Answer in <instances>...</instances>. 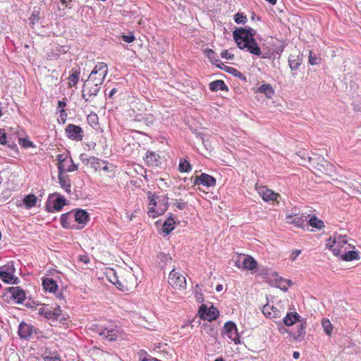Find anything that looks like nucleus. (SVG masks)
I'll return each mask as SVG.
<instances>
[{
	"label": "nucleus",
	"instance_id": "nucleus-1",
	"mask_svg": "<svg viewBox=\"0 0 361 361\" xmlns=\"http://www.w3.org/2000/svg\"><path fill=\"white\" fill-rule=\"evenodd\" d=\"M255 33L251 27H237L233 32V35L239 49H246L250 54L261 56V49L254 38Z\"/></svg>",
	"mask_w": 361,
	"mask_h": 361
},
{
	"label": "nucleus",
	"instance_id": "nucleus-2",
	"mask_svg": "<svg viewBox=\"0 0 361 361\" xmlns=\"http://www.w3.org/2000/svg\"><path fill=\"white\" fill-rule=\"evenodd\" d=\"M108 66L106 63L100 62L97 63L87 80L96 83V85H102L108 73Z\"/></svg>",
	"mask_w": 361,
	"mask_h": 361
},
{
	"label": "nucleus",
	"instance_id": "nucleus-3",
	"mask_svg": "<svg viewBox=\"0 0 361 361\" xmlns=\"http://www.w3.org/2000/svg\"><path fill=\"white\" fill-rule=\"evenodd\" d=\"M148 199L149 200V205L150 206L148 210V215L150 217L155 218L158 216L163 214L168 209V197H163V207L154 209L157 206V202L154 198V195L152 192H149Z\"/></svg>",
	"mask_w": 361,
	"mask_h": 361
},
{
	"label": "nucleus",
	"instance_id": "nucleus-4",
	"mask_svg": "<svg viewBox=\"0 0 361 361\" xmlns=\"http://www.w3.org/2000/svg\"><path fill=\"white\" fill-rule=\"evenodd\" d=\"M66 200L58 194H51L49 195L46 204V209L48 212H59L66 204Z\"/></svg>",
	"mask_w": 361,
	"mask_h": 361
},
{
	"label": "nucleus",
	"instance_id": "nucleus-5",
	"mask_svg": "<svg viewBox=\"0 0 361 361\" xmlns=\"http://www.w3.org/2000/svg\"><path fill=\"white\" fill-rule=\"evenodd\" d=\"M83 88H85V90L82 92V98L84 99L86 102L91 103L93 97L97 96L101 89V85H96V83L86 80L84 82Z\"/></svg>",
	"mask_w": 361,
	"mask_h": 361
},
{
	"label": "nucleus",
	"instance_id": "nucleus-6",
	"mask_svg": "<svg viewBox=\"0 0 361 361\" xmlns=\"http://www.w3.org/2000/svg\"><path fill=\"white\" fill-rule=\"evenodd\" d=\"M198 314L201 319L211 322L219 317V312L214 306L208 308L206 305L202 304L199 308Z\"/></svg>",
	"mask_w": 361,
	"mask_h": 361
},
{
	"label": "nucleus",
	"instance_id": "nucleus-7",
	"mask_svg": "<svg viewBox=\"0 0 361 361\" xmlns=\"http://www.w3.org/2000/svg\"><path fill=\"white\" fill-rule=\"evenodd\" d=\"M38 331L32 324L22 322L18 326V334L21 339L30 340L33 334H37Z\"/></svg>",
	"mask_w": 361,
	"mask_h": 361
},
{
	"label": "nucleus",
	"instance_id": "nucleus-8",
	"mask_svg": "<svg viewBox=\"0 0 361 361\" xmlns=\"http://www.w3.org/2000/svg\"><path fill=\"white\" fill-rule=\"evenodd\" d=\"M65 133L69 139L75 141H82L84 137V132L82 128L72 123L66 126Z\"/></svg>",
	"mask_w": 361,
	"mask_h": 361
},
{
	"label": "nucleus",
	"instance_id": "nucleus-9",
	"mask_svg": "<svg viewBox=\"0 0 361 361\" xmlns=\"http://www.w3.org/2000/svg\"><path fill=\"white\" fill-rule=\"evenodd\" d=\"M169 283L175 288H184L186 286L185 278L173 268L169 273Z\"/></svg>",
	"mask_w": 361,
	"mask_h": 361
},
{
	"label": "nucleus",
	"instance_id": "nucleus-10",
	"mask_svg": "<svg viewBox=\"0 0 361 361\" xmlns=\"http://www.w3.org/2000/svg\"><path fill=\"white\" fill-rule=\"evenodd\" d=\"M223 334L227 335V336L235 344L240 343V336L238 332V329L233 322L228 321L225 323Z\"/></svg>",
	"mask_w": 361,
	"mask_h": 361
},
{
	"label": "nucleus",
	"instance_id": "nucleus-11",
	"mask_svg": "<svg viewBox=\"0 0 361 361\" xmlns=\"http://www.w3.org/2000/svg\"><path fill=\"white\" fill-rule=\"evenodd\" d=\"M216 179L205 173H201L200 176H195L193 180V185H202L207 188H213L216 185Z\"/></svg>",
	"mask_w": 361,
	"mask_h": 361
},
{
	"label": "nucleus",
	"instance_id": "nucleus-12",
	"mask_svg": "<svg viewBox=\"0 0 361 361\" xmlns=\"http://www.w3.org/2000/svg\"><path fill=\"white\" fill-rule=\"evenodd\" d=\"M286 222L289 224H294L296 227L303 228L305 222L307 221V216L303 214H286Z\"/></svg>",
	"mask_w": 361,
	"mask_h": 361
},
{
	"label": "nucleus",
	"instance_id": "nucleus-13",
	"mask_svg": "<svg viewBox=\"0 0 361 361\" xmlns=\"http://www.w3.org/2000/svg\"><path fill=\"white\" fill-rule=\"evenodd\" d=\"M259 194L265 202L274 201L279 203L281 195L264 186L259 190Z\"/></svg>",
	"mask_w": 361,
	"mask_h": 361
},
{
	"label": "nucleus",
	"instance_id": "nucleus-14",
	"mask_svg": "<svg viewBox=\"0 0 361 361\" xmlns=\"http://www.w3.org/2000/svg\"><path fill=\"white\" fill-rule=\"evenodd\" d=\"M73 216L75 221L79 224L82 225L78 228H82L90 221V216L88 212L82 209H78L75 211V213L73 214Z\"/></svg>",
	"mask_w": 361,
	"mask_h": 361
},
{
	"label": "nucleus",
	"instance_id": "nucleus-15",
	"mask_svg": "<svg viewBox=\"0 0 361 361\" xmlns=\"http://www.w3.org/2000/svg\"><path fill=\"white\" fill-rule=\"evenodd\" d=\"M66 170L59 171L58 180L60 186L68 193L71 192V183L69 176L66 174Z\"/></svg>",
	"mask_w": 361,
	"mask_h": 361
},
{
	"label": "nucleus",
	"instance_id": "nucleus-16",
	"mask_svg": "<svg viewBox=\"0 0 361 361\" xmlns=\"http://www.w3.org/2000/svg\"><path fill=\"white\" fill-rule=\"evenodd\" d=\"M8 291L11 294L12 298L18 304H22L25 300V293L19 286H12L8 288Z\"/></svg>",
	"mask_w": 361,
	"mask_h": 361
},
{
	"label": "nucleus",
	"instance_id": "nucleus-17",
	"mask_svg": "<svg viewBox=\"0 0 361 361\" xmlns=\"http://www.w3.org/2000/svg\"><path fill=\"white\" fill-rule=\"evenodd\" d=\"M262 313L266 317L269 319H277L282 316L281 310L269 304H267L263 307Z\"/></svg>",
	"mask_w": 361,
	"mask_h": 361
},
{
	"label": "nucleus",
	"instance_id": "nucleus-18",
	"mask_svg": "<svg viewBox=\"0 0 361 361\" xmlns=\"http://www.w3.org/2000/svg\"><path fill=\"white\" fill-rule=\"evenodd\" d=\"M236 264L238 267H242L243 269L247 270H253L257 268V262L253 257L248 255H244L243 261L238 259L236 262Z\"/></svg>",
	"mask_w": 361,
	"mask_h": 361
},
{
	"label": "nucleus",
	"instance_id": "nucleus-19",
	"mask_svg": "<svg viewBox=\"0 0 361 361\" xmlns=\"http://www.w3.org/2000/svg\"><path fill=\"white\" fill-rule=\"evenodd\" d=\"M145 161L148 166H158L161 164V157L153 152H147Z\"/></svg>",
	"mask_w": 361,
	"mask_h": 361
},
{
	"label": "nucleus",
	"instance_id": "nucleus-20",
	"mask_svg": "<svg viewBox=\"0 0 361 361\" xmlns=\"http://www.w3.org/2000/svg\"><path fill=\"white\" fill-rule=\"evenodd\" d=\"M135 121L142 123L145 124L147 126H151L154 125L155 122V118L154 116L151 114H137L135 117Z\"/></svg>",
	"mask_w": 361,
	"mask_h": 361
},
{
	"label": "nucleus",
	"instance_id": "nucleus-21",
	"mask_svg": "<svg viewBox=\"0 0 361 361\" xmlns=\"http://www.w3.org/2000/svg\"><path fill=\"white\" fill-rule=\"evenodd\" d=\"M73 212H69L63 214L61 216V224L63 228L71 229L74 228L75 225L72 224Z\"/></svg>",
	"mask_w": 361,
	"mask_h": 361
},
{
	"label": "nucleus",
	"instance_id": "nucleus-22",
	"mask_svg": "<svg viewBox=\"0 0 361 361\" xmlns=\"http://www.w3.org/2000/svg\"><path fill=\"white\" fill-rule=\"evenodd\" d=\"M42 286L45 290L50 293H55L58 289V285L52 278H44L42 280Z\"/></svg>",
	"mask_w": 361,
	"mask_h": 361
},
{
	"label": "nucleus",
	"instance_id": "nucleus-23",
	"mask_svg": "<svg viewBox=\"0 0 361 361\" xmlns=\"http://www.w3.org/2000/svg\"><path fill=\"white\" fill-rule=\"evenodd\" d=\"M300 319V316L297 312H289L287 313V314L283 319V322L286 326H290L296 323L297 322H301Z\"/></svg>",
	"mask_w": 361,
	"mask_h": 361
},
{
	"label": "nucleus",
	"instance_id": "nucleus-24",
	"mask_svg": "<svg viewBox=\"0 0 361 361\" xmlns=\"http://www.w3.org/2000/svg\"><path fill=\"white\" fill-rule=\"evenodd\" d=\"M109 281L114 284L117 288L122 291L129 290L130 287L126 281H121L119 280L118 276L116 273H113L112 277L109 279Z\"/></svg>",
	"mask_w": 361,
	"mask_h": 361
},
{
	"label": "nucleus",
	"instance_id": "nucleus-25",
	"mask_svg": "<svg viewBox=\"0 0 361 361\" xmlns=\"http://www.w3.org/2000/svg\"><path fill=\"white\" fill-rule=\"evenodd\" d=\"M99 334L104 339L109 341H115L117 338V331L113 329H109L106 328L99 331Z\"/></svg>",
	"mask_w": 361,
	"mask_h": 361
},
{
	"label": "nucleus",
	"instance_id": "nucleus-26",
	"mask_svg": "<svg viewBox=\"0 0 361 361\" xmlns=\"http://www.w3.org/2000/svg\"><path fill=\"white\" fill-rule=\"evenodd\" d=\"M302 57L300 55L291 54L288 58V65L292 71H296L302 63Z\"/></svg>",
	"mask_w": 361,
	"mask_h": 361
},
{
	"label": "nucleus",
	"instance_id": "nucleus-27",
	"mask_svg": "<svg viewBox=\"0 0 361 361\" xmlns=\"http://www.w3.org/2000/svg\"><path fill=\"white\" fill-rule=\"evenodd\" d=\"M209 90L212 92H217L218 90L228 91V87L222 80H216L209 85Z\"/></svg>",
	"mask_w": 361,
	"mask_h": 361
},
{
	"label": "nucleus",
	"instance_id": "nucleus-28",
	"mask_svg": "<svg viewBox=\"0 0 361 361\" xmlns=\"http://www.w3.org/2000/svg\"><path fill=\"white\" fill-rule=\"evenodd\" d=\"M306 322L301 321L300 324L298 326L297 330L293 334L294 339L297 341H302L305 335Z\"/></svg>",
	"mask_w": 361,
	"mask_h": 361
},
{
	"label": "nucleus",
	"instance_id": "nucleus-29",
	"mask_svg": "<svg viewBox=\"0 0 361 361\" xmlns=\"http://www.w3.org/2000/svg\"><path fill=\"white\" fill-rule=\"evenodd\" d=\"M176 221L172 217V214H170V216L164 221L162 226V231L166 234L170 233L174 229V224Z\"/></svg>",
	"mask_w": 361,
	"mask_h": 361
},
{
	"label": "nucleus",
	"instance_id": "nucleus-30",
	"mask_svg": "<svg viewBox=\"0 0 361 361\" xmlns=\"http://www.w3.org/2000/svg\"><path fill=\"white\" fill-rule=\"evenodd\" d=\"M80 71L76 68L71 69V73L68 77V87L75 86L79 81Z\"/></svg>",
	"mask_w": 361,
	"mask_h": 361
},
{
	"label": "nucleus",
	"instance_id": "nucleus-31",
	"mask_svg": "<svg viewBox=\"0 0 361 361\" xmlns=\"http://www.w3.org/2000/svg\"><path fill=\"white\" fill-rule=\"evenodd\" d=\"M23 202L26 208L30 209L35 206L37 202V197L35 195L32 194L27 195L23 198Z\"/></svg>",
	"mask_w": 361,
	"mask_h": 361
},
{
	"label": "nucleus",
	"instance_id": "nucleus-32",
	"mask_svg": "<svg viewBox=\"0 0 361 361\" xmlns=\"http://www.w3.org/2000/svg\"><path fill=\"white\" fill-rule=\"evenodd\" d=\"M341 259L343 261H346V262L353 261L354 259H360L359 252L357 250L356 251L351 250V251L346 252L345 254H343L341 256Z\"/></svg>",
	"mask_w": 361,
	"mask_h": 361
},
{
	"label": "nucleus",
	"instance_id": "nucleus-33",
	"mask_svg": "<svg viewBox=\"0 0 361 361\" xmlns=\"http://www.w3.org/2000/svg\"><path fill=\"white\" fill-rule=\"evenodd\" d=\"M70 158H71L70 156H68L67 154L65 155L63 154H59L56 156V160L58 161L59 171H60V169H61V170H66L65 169L66 164L69 160Z\"/></svg>",
	"mask_w": 361,
	"mask_h": 361
},
{
	"label": "nucleus",
	"instance_id": "nucleus-34",
	"mask_svg": "<svg viewBox=\"0 0 361 361\" xmlns=\"http://www.w3.org/2000/svg\"><path fill=\"white\" fill-rule=\"evenodd\" d=\"M258 91L260 93H264L267 97L271 98L274 91L270 84H262L259 87Z\"/></svg>",
	"mask_w": 361,
	"mask_h": 361
},
{
	"label": "nucleus",
	"instance_id": "nucleus-35",
	"mask_svg": "<svg viewBox=\"0 0 361 361\" xmlns=\"http://www.w3.org/2000/svg\"><path fill=\"white\" fill-rule=\"evenodd\" d=\"M178 170L180 172L187 173L192 170V166L185 159H180Z\"/></svg>",
	"mask_w": 361,
	"mask_h": 361
},
{
	"label": "nucleus",
	"instance_id": "nucleus-36",
	"mask_svg": "<svg viewBox=\"0 0 361 361\" xmlns=\"http://www.w3.org/2000/svg\"><path fill=\"white\" fill-rule=\"evenodd\" d=\"M90 167L94 169L95 171L100 169L102 164H106V161L101 160L100 159L95 157H90Z\"/></svg>",
	"mask_w": 361,
	"mask_h": 361
},
{
	"label": "nucleus",
	"instance_id": "nucleus-37",
	"mask_svg": "<svg viewBox=\"0 0 361 361\" xmlns=\"http://www.w3.org/2000/svg\"><path fill=\"white\" fill-rule=\"evenodd\" d=\"M308 224L310 226L317 229H322V228L324 227V224L323 221L319 219L315 216H313L309 219Z\"/></svg>",
	"mask_w": 361,
	"mask_h": 361
},
{
	"label": "nucleus",
	"instance_id": "nucleus-38",
	"mask_svg": "<svg viewBox=\"0 0 361 361\" xmlns=\"http://www.w3.org/2000/svg\"><path fill=\"white\" fill-rule=\"evenodd\" d=\"M224 71L237 78L240 79L241 80L246 81V77L243 73L240 72L238 70H237L235 68L228 66V68H224Z\"/></svg>",
	"mask_w": 361,
	"mask_h": 361
},
{
	"label": "nucleus",
	"instance_id": "nucleus-39",
	"mask_svg": "<svg viewBox=\"0 0 361 361\" xmlns=\"http://www.w3.org/2000/svg\"><path fill=\"white\" fill-rule=\"evenodd\" d=\"M39 314L40 315L44 317L46 319L54 320L52 307H41L39 310Z\"/></svg>",
	"mask_w": 361,
	"mask_h": 361
},
{
	"label": "nucleus",
	"instance_id": "nucleus-40",
	"mask_svg": "<svg viewBox=\"0 0 361 361\" xmlns=\"http://www.w3.org/2000/svg\"><path fill=\"white\" fill-rule=\"evenodd\" d=\"M205 56L209 59L212 64L219 61L218 56L216 54L214 51L211 49H206L204 50Z\"/></svg>",
	"mask_w": 361,
	"mask_h": 361
},
{
	"label": "nucleus",
	"instance_id": "nucleus-41",
	"mask_svg": "<svg viewBox=\"0 0 361 361\" xmlns=\"http://www.w3.org/2000/svg\"><path fill=\"white\" fill-rule=\"evenodd\" d=\"M0 278L4 283H9L11 280L13 279V274L0 269Z\"/></svg>",
	"mask_w": 361,
	"mask_h": 361
},
{
	"label": "nucleus",
	"instance_id": "nucleus-42",
	"mask_svg": "<svg viewBox=\"0 0 361 361\" xmlns=\"http://www.w3.org/2000/svg\"><path fill=\"white\" fill-rule=\"evenodd\" d=\"M322 325L324 329V332L330 336L332 332V326L330 321L327 319H323L322 321Z\"/></svg>",
	"mask_w": 361,
	"mask_h": 361
},
{
	"label": "nucleus",
	"instance_id": "nucleus-43",
	"mask_svg": "<svg viewBox=\"0 0 361 361\" xmlns=\"http://www.w3.org/2000/svg\"><path fill=\"white\" fill-rule=\"evenodd\" d=\"M202 328L203 331L211 336H214L216 334L215 328L208 323H204L202 324Z\"/></svg>",
	"mask_w": 361,
	"mask_h": 361
},
{
	"label": "nucleus",
	"instance_id": "nucleus-44",
	"mask_svg": "<svg viewBox=\"0 0 361 361\" xmlns=\"http://www.w3.org/2000/svg\"><path fill=\"white\" fill-rule=\"evenodd\" d=\"M234 20L238 24H245L247 19V16L243 13L238 12L234 16Z\"/></svg>",
	"mask_w": 361,
	"mask_h": 361
},
{
	"label": "nucleus",
	"instance_id": "nucleus-45",
	"mask_svg": "<svg viewBox=\"0 0 361 361\" xmlns=\"http://www.w3.org/2000/svg\"><path fill=\"white\" fill-rule=\"evenodd\" d=\"M333 243L344 245L348 243L347 236L342 235H336L334 238Z\"/></svg>",
	"mask_w": 361,
	"mask_h": 361
},
{
	"label": "nucleus",
	"instance_id": "nucleus-46",
	"mask_svg": "<svg viewBox=\"0 0 361 361\" xmlns=\"http://www.w3.org/2000/svg\"><path fill=\"white\" fill-rule=\"evenodd\" d=\"M40 19L39 16V11L38 9L34 8L32 14L29 18L30 20V23L35 25L36 23H38Z\"/></svg>",
	"mask_w": 361,
	"mask_h": 361
},
{
	"label": "nucleus",
	"instance_id": "nucleus-47",
	"mask_svg": "<svg viewBox=\"0 0 361 361\" xmlns=\"http://www.w3.org/2000/svg\"><path fill=\"white\" fill-rule=\"evenodd\" d=\"M65 169L67 172H73L78 170V166L74 164L71 157L66 162Z\"/></svg>",
	"mask_w": 361,
	"mask_h": 361
},
{
	"label": "nucleus",
	"instance_id": "nucleus-48",
	"mask_svg": "<svg viewBox=\"0 0 361 361\" xmlns=\"http://www.w3.org/2000/svg\"><path fill=\"white\" fill-rule=\"evenodd\" d=\"M0 269L4 271L14 274L16 272V268L13 262H9L6 265L1 267Z\"/></svg>",
	"mask_w": 361,
	"mask_h": 361
},
{
	"label": "nucleus",
	"instance_id": "nucleus-49",
	"mask_svg": "<svg viewBox=\"0 0 361 361\" xmlns=\"http://www.w3.org/2000/svg\"><path fill=\"white\" fill-rule=\"evenodd\" d=\"M18 142L20 145H22L24 148H28L31 147H34L32 142L28 140L26 138H18Z\"/></svg>",
	"mask_w": 361,
	"mask_h": 361
},
{
	"label": "nucleus",
	"instance_id": "nucleus-50",
	"mask_svg": "<svg viewBox=\"0 0 361 361\" xmlns=\"http://www.w3.org/2000/svg\"><path fill=\"white\" fill-rule=\"evenodd\" d=\"M61 307L59 305H58L55 308H52V312H53V316H54V320H61L63 318H61Z\"/></svg>",
	"mask_w": 361,
	"mask_h": 361
},
{
	"label": "nucleus",
	"instance_id": "nucleus-51",
	"mask_svg": "<svg viewBox=\"0 0 361 361\" xmlns=\"http://www.w3.org/2000/svg\"><path fill=\"white\" fill-rule=\"evenodd\" d=\"M158 258L163 262H165L166 264H167L168 262H171L172 261V257L170 256L169 254H166V253H160L159 255H158Z\"/></svg>",
	"mask_w": 361,
	"mask_h": 361
},
{
	"label": "nucleus",
	"instance_id": "nucleus-52",
	"mask_svg": "<svg viewBox=\"0 0 361 361\" xmlns=\"http://www.w3.org/2000/svg\"><path fill=\"white\" fill-rule=\"evenodd\" d=\"M319 59L317 58V55L315 54H314L312 51H310V53H309V63L311 65H316L318 63V60Z\"/></svg>",
	"mask_w": 361,
	"mask_h": 361
},
{
	"label": "nucleus",
	"instance_id": "nucleus-53",
	"mask_svg": "<svg viewBox=\"0 0 361 361\" xmlns=\"http://www.w3.org/2000/svg\"><path fill=\"white\" fill-rule=\"evenodd\" d=\"M292 283L291 281L290 280H285V279H280V283L279 284V287L283 290H287L286 285L290 286Z\"/></svg>",
	"mask_w": 361,
	"mask_h": 361
},
{
	"label": "nucleus",
	"instance_id": "nucleus-54",
	"mask_svg": "<svg viewBox=\"0 0 361 361\" xmlns=\"http://www.w3.org/2000/svg\"><path fill=\"white\" fill-rule=\"evenodd\" d=\"M43 359L44 361H61V359L58 355H53L51 354L44 355Z\"/></svg>",
	"mask_w": 361,
	"mask_h": 361
},
{
	"label": "nucleus",
	"instance_id": "nucleus-55",
	"mask_svg": "<svg viewBox=\"0 0 361 361\" xmlns=\"http://www.w3.org/2000/svg\"><path fill=\"white\" fill-rule=\"evenodd\" d=\"M173 204L179 209H184L187 206L186 202H181L178 200H175Z\"/></svg>",
	"mask_w": 361,
	"mask_h": 361
},
{
	"label": "nucleus",
	"instance_id": "nucleus-56",
	"mask_svg": "<svg viewBox=\"0 0 361 361\" xmlns=\"http://www.w3.org/2000/svg\"><path fill=\"white\" fill-rule=\"evenodd\" d=\"M122 39L125 42L131 43L135 40V37L133 35H123Z\"/></svg>",
	"mask_w": 361,
	"mask_h": 361
},
{
	"label": "nucleus",
	"instance_id": "nucleus-57",
	"mask_svg": "<svg viewBox=\"0 0 361 361\" xmlns=\"http://www.w3.org/2000/svg\"><path fill=\"white\" fill-rule=\"evenodd\" d=\"M8 143V137L6 136V134L4 133H2L0 130V144L1 145H6Z\"/></svg>",
	"mask_w": 361,
	"mask_h": 361
},
{
	"label": "nucleus",
	"instance_id": "nucleus-58",
	"mask_svg": "<svg viewBox=\"0 0 361 361\" xmlns=\"http://www.w3.org/2000/svg\"><path fill=\"white\" fill-rule=\"evenodd\" d=\"M221 56L225 59H233L234 55L229 53L228 50H224L221 53Z\"/></svg>",
	"mask_w": 361,
	"mask_h": 361
},
{
	"label": "nucleus",
	"instance_id": "nucleus-59",
	"mask_svg": "<svg viewBox=\"0 0 361 361\" xmlns=\"http://www.w3.org/2000/svg\"><path fill=\"white\" fill-rule=\"evenodd\" d=\"M80 159L85 164H90V157H88L86 154H81L80 155Z\"/></svg>",
	"mask_w": 361,
	"mask_h": 361
},
{
	"label": "nucleus",
	"instance_id": "nucleus-60",
	"mask_svg": "<svg viewBox=\"0 0 361 361\" xmlns=\"http://www.w3.org/2000/svg\"><path fill=\"white\" fill-rule=\"evenodd\" d=\"M300 253H301V250H293V252L291 253V255H290V259L292 261L295 260L296 258L300 255Z\"/></svg>",
	"mask_w": 361,
	"mask_h": 361
},
{
	"label": "nucleus",
	"instance_id": "nucleus-61",
	"mask_svg": "<svg viewBox=\"0 0 361 361\" xmlns=\"http://www.w3.org/2000/svg\"><path fill=\"white\" fill-rule=\"evenodd\" d=\"M195 298L196 300L200 303L203 302L204 300L203 294L202 293L197 292V290H195Z\"/></svg>",
	"mask_w": 361,
	"mask_h": 361
},
{
	"label": "nucleus",
	"instance_id": "nucleus-62",
	"mask_svg": "<svg viewBox=\"0 0 361 361\" xmlns=\"http://www.w3.org/2000/svg\"><path fill=\"white\" fill-rule=\"evenodd\" d=\"M67 116V114L64 109L60 110V118L62 120V123H64L66 122V118Z\"/></svg>",
	"mask_w": 361,
	"mask_h": 361
},
{
	"label": "nucleus",
	"instance_id": "nucleus-63",
	"mask_svg": "<svg viewBox=\"0 0 361 361\" xmlns=\"http://www.w3.org/2000/svg\"><path fill=\"white\" fill-rule=\"evenodd\" d=\"M214 65H215L216 67L221 70H224V68H228V66H225L220 60H219L218 62L215 63Z\"/></svg>",
	"mask_w": 361,
	"mask_h": 361
},
{
	"label": "nucleus",
	"instance_id": "nucleus-64",
	"mask_svg": "<svg viewBox=\"0 0 361 361\" xmlns=\"http://www.w3.org/2000/svg\"><path fill=\"white\" fill-rule=\"evenodd\" d=\"M66 106V103L63 100H60L58 102V106L57 108L61 109H63V108Z\"/></svg>",
	"mask_w": 361,
	"mask_h": 361
}]
</instances>
